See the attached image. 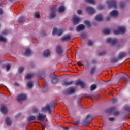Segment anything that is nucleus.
I'll return each instance as SVG.
<instances>
[{
	"label": "nucleus",
	"mask_w": 130,
	"mask_h": 130,
	"mask_svg": "<svg viewBox=\"0 0 130 130\" xmlns=\"http://www.w3.org/2000/svg\"><path fill=\"white\" fill-rule=\"evenodd\" d=\"M14 86H16V87H19V86H20V84H19V83L15 82L14 83Z\"/></svg>",
	"instance_id": "nucleus-61"
},
{
	"label": "nucleus",
	"mask_w": 130,
	"mask_h": 130,
	"mask_svg": "<svg viewBox=\"0 0 130 130\" xmlns=\"http://www.w3.org/2000/svg\"><path fill=\"white\" fill-rule=\"evenodd\" d=\"M1 111L3 114H6L8 112V109L5 105H2L1 108Z\"/></svg>",
	"instance_id": "nucleus-19"
},
{
	"label": "nucleus",
	"mask_w": 130,
	"mask_h": 130,
	"mask_svg": "<svg viewBox=\"0 0 130 130\" xmlns=\"http://www.w3.org/2000/svg\"><path fill=\"white\" fill-rule=\"evenodd\" d=\"M118 60H119V59H118V57L117 59H116V58L115 57H113L111 61V63H116V62H117Z\"/></svg>",
	"instance_id": "nucleus-28"
},
{
	"label": "nucleus",
	"mask_w": 130,
	"mask_h": 130,
	"mask_svg": "<svg viewBox=\"0 0 130 130\" xmlns=\"http://www.w3.org/2000/svg\"><path fill=\"white\" fill-rule=\"evenodd\" d=\"M73 23L75 25L78 24L81 21V18L78 16H74L73 18Z\"/></svg>",
	"instance_id": "nucleus-15"
},
{
	"label": "nucleus",
	"mask_w": 130,
	"mask_h": 130,
	"mask_svg": "<svg viewBox=\"0 0 130 130\" xmlns=\"http://www.w3.org/2000/svg\"><path fill=\"white\" fill-rule=\"evenodd\" d=\"M28 88H33V82H29L27 83Z\"/></svg>",
	"instance_id": "nucleus-39"
},
{
	"label": "nucleus",
	"mask_w": 130,
	"mask_h": 130,
	"mask_svg": "<svg viewBox=\"0 0 130 130\" xmlns=\"http://www.w3.org/2000/svg\"><path fill=\"white\" fill-rule=\"evenodd\" d=\"M73 124H74V125H75L76 126H78V125L80 124V121H77L76 122H74L73 123Z\"/></svg>",
	"instance_id": "nucleus-46"
},
{
	"label": "nucleus",
	"mask_w": 130,
	"mask_h": 130,
	"mask_svg": "<svg viewBox=\"0 0 130 130\" xmlns=\"http://www.w3.org/2000/svg\"><path fill=\"white\" fill-rule=\"evenodd\" d=\"M95 20L98 22H100L101 21H102V20H103V16L101 14H98L95 16Z\"/></svg>",
	"instance_id": "nucleus-21"
},
{
	"label": "nucleus",
	"mask_w": 130,
	"mask_h": 130,
	"mask_svg": "<svg viewBox=\"0 0 130 130\" xmlns=\"http://www.w3.org/2000/svg\"><path fill=\"white\" fill-rule=\"evenodd\" d=\"M35 17L36 18H37L38 19H39V18H40V15H39V14H38V13L35 14Z\"/></svg>",
	"instance_id": "nucleus-53"
},
{
	"label": "nucleus",
	"mask_w": 130,
	"mask_h": 130,
	"mask_svg": "<svg viewBox=\"0 0 130 130\" xmlns=\"http://www.w3.org/2000/svg\"><path fill=\"white\" fill-rule=\"evenodd\" d=\"M46 127V125L45 124L43 125H42V129L45 130Z\"/></svg>",
	"instance_id": "nucleus-62"
},
{
	"label": "nucleus",
	"mask_w": 130,
	"mask_h": 130,
	"mask_svg": "<svg viewBox=\"0 0 130 130\" xmlns=\"http://www.w3.org/2000/svg\"><path fill=\"white\" fill-rule=\"evenodd\" d=\"M86 98H93V95L92 94H87L86 96Z\"/></svg>",
	"instance_id": "nucleus-54"
},
{
	"label": "nucleus",
	"mask_w": 130,
	"mask_h": 130,
	"mask_svg": "<svg viewBox=\"0 0 130 130\" xmlns=\"http://www.w3.org/2000/svg\"><path fill=\"white\" fill-rule=\"evenodd\" d=\"M109 16L113 18H115V17H117L118 16V11L116 10H113L109 14Z\"/></svg>",
	"instance_id": "nucleus-12"
},
{
	"label": "nucleus",
	"mask_w": 130,
	"mask_h": 130,
	"mask_svg": "<svg viewBox=\"0 0 130 130\" xmlns=\"http://www.w3.org/2000/svg\"><path fill=\"white\" fill-rule=\"evenodd\" d=\"M46 117V115L44 114L39 113V116L37 117V120H39L40 121H42L44 120V118Z\"/></svg>",
	"instance_id": "nucleus-14"
},
{
	"label": "nucleus",
	"mask_w": 130,
	"mask_h": 130,
	"mask_svg": "<svg viewBox=\"0 0 130 130\" xmlns=\"http://www.w3.org/2000/svg\"><path fill=\"white\" fill-rule=\"evenodd\" d=\"M87 37V35L86 34H82L80 36V38L82 39H85Z\"/></svg>",
	"instance_id": "nucleus-43"
},
{
	"label": "nucleus",
	"mask_w": 130,
	"mask_h": 130,
	"mask_svg": "<svg viewBox=\"0 0 130 130\" xmlns=\"http://www.w3.org/2000/svg\"><path fill=\"white\" fill-rule=\"evenodd\" d=\"M88 46H92L93 45V42L92 41H89L88 43Z\"/></svg>",
	"instance_id": "nucleus-50"
},
{
	"label": "nucleus",
	"mask_w": 130,
	"mask_h": 130,
	"mask_svg": "<svg viewBox=\"0 0 130 130\" xmlns=\"http://www.w3.org/2000/svg\"><path fill=\"white\" fill-rule=\"evenodd\" d=\"M75 86H81V88H85V83L81 80H76Z\"/></svg>",
	"instance_id": "nucleus-16"
},
{
	"label": "nucleus",
	"mask_w": 130,
	"mask_h": 130,
	"mask_svg": "<svg viewBox=\"0 0 130 130\" xmlns=\"http://www.w3.org/2000/svg\"><path fill=\"white\" fill-rule=\"evenodd\" d=\"M33 76H34V74H28L25 76V79H31L33 78Z\"/></svg>",
	"instance_id": "nucleus-35"
},
{
	"label": "nucleus",
	"mask_w": 130,
	"mask_h": 130,
	"mask_svg": "<svg viewBox=\"0 0 130 130\" xmlns=\"http://www.w3.org/2000/svg\"><path fill=\"white\" fill-rule=\"evenodd\" d=\"M82 100H83V98H79L78 102V106L79 107H80V108H82V107H83L82 105H81V101H82Z\"/></svg>",
	"instance_id": "nucleus-36"
},
{
	"label": "nucleus",
	"mask_w": 130,
	"mask_h": 130,
	"mask_svg": "<svg viewBox=\"0 0 130 130\" xmlns=\"http://www.w3.org/2000/svg\"><path fill=\"white\" fill-rule=\"evenodd\" d=\"M107 4L109 9L113 8V9H116V1L115 0H110L107 1Z\"/></svg>",
	"instance_id": "nucleus-1"
},
{
	"label": "nucleus",
	"mask_w": 130,
	"mask_h": 130,
	"mask_svg": "<svg viewBox=\"0 0 130 130\" xmlns=\"http://www.w3.org/2000/svg\"><path fill=\"white\" fill-rule=\"evenodd\" d=\"M92 120H93V119L91 117L90 114L87 115L86 120L84 121V125H85V126H89V124L91 123Z\"/></svg>",
	"instance_id": "nucleus-6"
},
{
	"label": "nucleus",
	"mask_w": 130,
	"mask_h": 130,
	"mask_svg": "<svg viewBox=\"0 0 130 130\" xmlns=\"http://www.w3.org/2000/svg\"><path fill=\"white\" fill-rule=\"evenodd\" d=\"M61 39L62 41H69V40H71V36H68L65 37H62Z\"/></svg>",
	"instance_id": "nucleus-27"
},
{
	"label": "nucleus",
	"mask_w": 130,
	"mask_h": 130,
	"mask_svg": "<svg viewBox=\"0 0 130 130\" xmlns=\"http://www.w3.org/2000/svg\"><path fill=\"white\" fill-rule=\"evenodd\" d=\"M39 110L38 109L34 108L33 109V112H35V113H37L38 112Z\"/></svg>",
	"instance_id": "nucleus-56"
},
{
	"label": "nucleus",
	"mask_w": 130,
	"mask_h": 130,
	"mask_svg": "<svg viewBox=\"0 0 130 130\" xmlns=\"http://www.w3.org/2000/svg\"><path fill=\"white\" fill-rule=\"evenodd\" d=\"M97 71V67L96 66H93L91 67V69L90 70V75L93 76L95 73H96V71Z\"/></svg>",
	"instance_id": "nucleus-22"
},
{
	"label": "nucleus",
	"mask_w": 130,
	"mask_h": 130,
	"mask_svg": "<svg viewBox=\"0 0 130 130\" xmlns=\"http://www.w3.org/2000/svg\"><path fill=\"white\" fill-rule=\"evenodd\" d=\"M99 10H103L104 9V6L103 5H99L98 6Z\"/></svg>",
	"instance_id": "nucleus-48"
},
{
	"label": "nucleus",
	"mask_w": 130,
	"mask_h": 130,
	"mask_svg": "<svg viewBox=\"0 0 130 130\" xmlns=\"http://www.w3.org/2000/svg\"><path fill=\"white\" fill-rule=\"evenodd\" d=\"M103 33H104V34H109V33H110V30L105 29L103 30Z\"/></svg>",
	"instance_id": "nucleus-37"
},
{
	"label": "nucleus",
	"mask_w": 130,
	"mask_h": 130,
	"mask_svg": "<svg viewBox=\"0 0 130 130\" xmlns=\"http://www.w3.org/2000/svg\"><path fill=\"white\" fill-rule=\"evenodd\" d=\"M55 51L58 55H61L63 52V50H62V47L60 45H57L56 47Z\"/></svg>",
	"instance_id": "nucleus-7"
},
{
	"label": "nucleus",
	"mask_w": 130,
	"mask_h": 130,
	"mask_svg": "<svg viewBox=\"0 0 130 130\" xmlns=\"http://www.w3.org/2000/svg\"><path fill=\"white\" fill-rule=\"evenodd\" d=\"M126 54L123 52H121L119 53V56L118 57V59H121V58H123L126 56Z\"/></svg>",
	"instance_id": "nucleus-23"
},
{
	"label": "nucleus",
	"mask_w": 130,
	"mask_h": 130,
	"mask_svg": "<svg viewBox=\"0 0 130 130\" xmlns=\"http://www.w3.org/2000/svg\"><path fill=\"white\" fill-rule=\"evenodd\" d=\"M50 55V51H49V50H46L44 51L43 55L44 57H47Z\"/></svg>",
	"instance_id": "nucleus-26"
},
{
	"label": "nucleus",
	"mask_w": 130,
	"mask_h": 130,
	"mask_svg": "<svg viewBox=\"0 0 130 130\" xmlns=\"http://www.w3.org/2000/svg\"><path fill=\"white\" fill-rule=\"evenodd\" d=\"M115 109H116L115 107H112L106 110L105 112L106 113H112Z\"/></svg>",
	"instance_id": "nucleus-20"
},
{
	"label": "nucleus",
	"mask_w": 130,
	"mask_h": 130,
	"mask_svg": "<svg viewBox=\"0 0 130 130\" xmlns=\"http://www.w3.org/2000/svg\"><path fill=\"white\" fill-rule=\"evenodd\" d=\"M91 63L92 64H96L97 63V60L96 59H92L91 60Z\"/></svg>",
	"instance_id": "nucleus-44"
},
{
	"label": "nucleus",
	"mask_w": 130,
	"mask_h": 130,
	"mask_svg": "<svg viewBox=\"0 0 130 130\" xmlns=\"http://www.w3.org/2000/svg\"><path fill=\"white\" fill-rule=\"evenodd\" d=\"M106 54V52L104 51L103 52H101L99 54V56H100V55H105Z\"/></svg>",
	"instance_id": "nucleus-49"
},
{
	"label": "nucleus",
	"mask_w": 130,
	"mask_h": 130,
	"mask_svg": "<svg viewBox=\"0 0 130 130\" xmlns=\"http://www.w3.org/2000/svg\"><path fill=\"white\" fill-rule=\"evenodd\" d=\"M23 71H24V67H20L18 69V72L19 73V74H21V73H22V72H23Z\"/></svg>",
	"instance_id": "nucleus-42"
},
{
	"label": "nucleus",
	"mask_w": 130,
	"mask_h": 130,
	"mask_svg": "<svg viewBox=\"0 0 130 130\" xmlns=\"http://www.w3.org/2000/svg\"><path fill=\"white\" fill-rule=\"evenodd\" d=\"M6 122L8 126H10V125H12V121H11V119H10L9 117L6 118Z\"/></svg>",
	"instance_id": "nucleus-25"
},
{
	"label": "nucleus",
	"mask_w": 130,
	"mask_h": 130,
	"mask_svg": "<svg viewBox=\"0 0 130 130\" xmlns=\"http://www.w3.org/2000/svg\"><path fill=\"white\" fill-rule=\"evenodd\" d=\"M114 34L116 35H118V34H124L125 33V28L121 26L118 27V29L113 31Z\"/></svg>",
	"instance_id": "nucleus-2"
},
{
	"label": "nucleus",
	"mask_w": 130,
	"mask_h": 130,
	"mask_svg": "<svg viewBox=\"0 0 130 130\" xmlns=\"http://www.w3.org/2000/svg\"><path fill=\"white\" fill-rule=\"evenodd\" d=\"M56 7V5L53 6L51 8V13L49 15L50 19H53V18H54L56 16V7Z\"/></svg>",
	"instance_id": "nucleus-4"
},
{
	"label": "nucleus",
	"mask_w": 130,
	"mask_h": 130,
	"mask_svg": "<svg viewBox=\"0 0 130 130\" xmlns=\"http://www.w3.org/2000/svg\"><path fill=\"white\" fill-rule=\"evenodd\" d=\"M110 17L111 16H107L106 18V21H109L110 20Z\"/></svg>",
	"instance_id": "nucleus-63"
},
{
	"label": "nucleus",
	"mask_w": 130,
	"mask_h": 130,
	"mask_svg": "<svg viewBox=\"0 0 130 130\" xmlns=\"http://www.w3.org/2000/svg\"><path fill=\"white\" fill-rule=\"evenodd\" d=\"M86 10L89 15H93V14H94L95 12V9H93V8L91 7H87Z\"/></svg>",
	"instance_id": "nucleus-11"
},
{
	"label": "nucleus",
	"mask_w": 130,
	"mask_h": 130,
	"mask_svg": "<svg viewBox=\"0 0 130 130\" xmlns=\"http://www.w3.org/2000/svg\"><path fill=\"white\" fill-rule=\"evenodd\" d=\"M97 88V85L96 84H92L90 86V90L91 91H94L95 89H96Z\"/></svg>",
	"instance_id": "nucleus-32"
},
{
	"label": "nucleus",
	"mask_w": 130,
	"mask_h": 130,
	"mask_svg": "<svg viewBox=\"0 0 130 130\" xmlns=\"http://www.w3.org/2000/svg\"><path fill=\"white\" fill-rule=\"evenodd\" d=\"M84 24L86 25V26H87L88 27H91V23H90V21L88 20L84 21Z\"/></svg>",
	"instance_id": "nucleus-34"
},
{
	"label": "nucleus",
	"mask_w": 130,
	"mask_h": 130,
	"mask_svg": "<svg viewBox=\"0 0 130 130\" xmlns=\"http://www.w3.org/2000/svg\"><path fill=\"white\" fill-rule=\"evenodd\" d=\"M122 78H123L124 80H125V81H126V82L130 81V78L128 76V75H127V74H126V76H123V77H122Z\"/></svg>",
	"instance_id": "nucleus-30"
},
{
	"label": "nucleus",
	"mask_w": 130,
	"mask_h": 130,
	"mask_svg": "<svg viewBox=\"0 0 130 130\" xmlns=\"http://www.w3.org/2000/svg\"><path fill=\"white\" fill-rule=\"evenodd\" d=\"M25 21V17L24 16H21L18 18V23H23Z\"/></svg>",
	"instance_id": "nucleus-29"
},
{
	"label": "nucleus",
	"mask_w": 130,
	"mask_h": 130,
	"mask_svg": "<svg viewBox=\"0 0 130 130\" xmlns=\"http://www.w3.org/2000/svg\"><path fill=\"white\" fill-rule=\"evenodd\" d=\"M0 41H3V42H7V39L3 37V36H0Z\"/></svg>",
	"instance_id": "nucleus-38"
},
{
	"label": "nucleus",
	"mask_w": 130,
	"mask_h": 130,
	"mask_svg": "<svg viewBox=\"0 0 130 130\" xmlns=\"http://www.w3.org/2000/svg\"><path fill=\"white\" fill-rule=\"evenodd\" d=\"M0 7H2V4H0ZM4 14V10L2 8H0V15H3Z\"/></svg>",
	"instance_id": "nucleus-47"
},
{
	"label": "nucleus",
	"mask_w": 130,
	"mask_h": 130,
	"mask_svg": "<svg viewBox=\"0 0 130 130\" xmlns=\"http://www.w3.org/2000/svg\"><path fill=\"white\" fill-rule=\"evenodd\" d=\"M86 3L87 4H91V5H95V1L94 0H85Z\"/></svg>",
	"instance_id": "nucleus-33"
},
{
	"label": "nucleus",
	"mask_w": 130,
	"mask_h": 130,
	"mask_svg": "<svg viewBox=\"0 0 130 130\" xmlns=\"http://www.w3.org/2000/svg\"><path fill=\"white\" fill-rule=\"evenodd\" d=\"M113 103H116L117 102V99H113L112 101Z\"/></svg>",
	"instance_id": "nucleus-58"
},
{
	"label": "nucleus",
	"mask_w": 130,
	"mask_h": 130,
	"mask_svg": "<svg viewBox=\"0 0 130 130\" xmlns=\"http://www.w3.org/2000/svg\"><path fill=\"white\" fill-rule=\"evenodd\" d=\"M66 11V8L63 6H60L58 9V13H63Z\"/></svg>",
	"instance_id": "nucleus-24"
},
{
	"label": "nucleus",
	"mask_w": 130,
	"mask_h": 130,
	"mask_svg": "<svg viewBox=\"0 0 130 130\" xmlns=\"http://www.w3.org/2000/svg\"><path fill=\"white\" fill-rule=\"evenodd\" d=\"M36 118L34 116H30L29 117V121H31V120H35Z\"/></svg>",
	"instance_id": "nucleus-41"
},
{
	"label": "nucleus",
	"mask_w": 130,
	"mask_h": 130,
	"mask_svg": "<svg viewBox=\"0 0 130 130\" xmlns=\"http://www.w3.org/2000/svg\"><path fill=\"white\" fill-rule=\"evenodd\" d=\"M21 116V113H19L16 115L15 116V118H18V117H20Z\"/></svg>",
	"instance_id": "nucleus-57"
},
{
	"label": "nucleus",
	"mask_w": 130,
	"mask_h": 130,
	"mask_svg": "<svg viewBox=\"0 0 130 130\" xmlns=\"http://www.w3.org/2000/svg\"><path fill=\"white\" fill-rule=\"evenodd\" d=\"M84 29H85V25L84 24H80L76 27L77 32H80L82 30H84Z\"/></svg>",
	"instance_id": "nucleus-18"
},
{
	"label": "nucleus",
	"mask_w": 130,
	"mask_h": 130,
	"mask_svg": "<svg viewBox=\"0 0 130 130\" xmlns=\"http://www.w3.org/2000/svg\"><path fill=\"white\" fill-rule=\"evenodd\" d=\"M50 78L51 79V82L52 84H56L58 83V79H57V76L53 73H51L50 74Z\"/></svg>",
	"instance_id": "nucleus-5"
},
{
	"label": "nucleus",
	"mask_w": 130,
	"mask_h": 130,
	"mask_svg": "<svg viewBox=\"0 0 130 130\" xmlns=\"http://www.w3.org/2000/svg\"><path fill=\"white\" fill-rule=\"evenodd\" d=\"M63 33V30L62 29H57L56 27H54L53 29L52 35H58V36H61Z\"/></svg>",
	"instance_id": "nucleus-3"
},
{
	"label": "nucleus",
	"mask_w": 130,
	"mask_h": 130,
	"mask_svg": "<svg viewBox=\"0 0 130 130\" xmlns=\"http://www.w3.org/2000/svg\"><path fill=\"white\" fill-rule=\"evenodd\" d=\"M8 32L7 30H4L2 31L3 35H7L8 34Z\"/></svg>",
	"instance_id": "nucleus-52"
},
{
	"label": "nucleus",
	"mask_w": 130,
	"mask_h": 130,
	"mask_svg": "<svg viewBox=\"0 0 130 130\" xmlns=\"http://www.w3.org/2000/svg\"><path fill=\"white\" fill-rule=\"evenodd\" d=\"M31 50L29 49H27L25 50V55H30L31 54Z\"/></svg>",
	"instance_id": "nucleus-31"
},
{
	"label": "nucleus",
	"mask_w": 130,
	"mask_h": 130,
	"mask_svg": "<svg viewBox=\"0 0 130 130\" xmlns=\"http://www.w3.org/2000/svg\"><path fill=\"white\" fill-rule=\"evenodd\" d=\"M114 116H117V115H119V112H118V111L114 112Z\"/></svg>",
	"instance_id": "nucleus-51"
},
{
	"label": "nucleus",
	"mask_w": 130,
	"mask_h": 130,
	"mask_svg": "<svg viewBox=\"0 0 130 130\" xmlns=\"http://www.w3.org/2000/svg\"><path fill=\"white\" fill-rule=\"evenodd\" d=\"M47 111H48L49 114L51 113V109H50V106H49L48 105H47L45 107H44L41 109V111H42V112H46Z\"/></svg>",
	"instance_id": "nucleus-9"
},
{
	"label": "nucleus",
	"mask_w": 130,
	"mask_h": 130,
	"mask_svg": "<svg viewBox=\"0 0 130 130\" xmlns=\"http://www.w3.org/2000/svg\"><path fill=\"white\" fill-rule=\"evenodd\" d=\"M6 70L7 71V72H9V71H10V69H11V64H9L8 65H7L6 66Z\"/></svg>",
	"instance_id": "nucleus-45"
},
{
	"label": "nucleus",
	"mask_w": 130,
	"mask_h": 130,
	"mask_svg": "<svg viewBox=\"0 0 130 130\" xmlns=\"http://www.w3.org/2000/svg\"><path fill=\"white\" fill-rule=\"evenodd\" d=\"M64 129L68 130V129H69V127H64Z\"/></svg>",
	"instance_id": "nucleus-64"
},
{
	"label": "nucleus",
	"mask_w": 130,
	"mask_h": 130,
	"mask_svg": "<svg viewBox=\"0 0 130 130\" xmlns=\"http://www.w3.org/2000/svg\"><path fill=\"white\" fill-rule=\"evenodd\" d=\"M77 64L79 67H82V66H83V64H82V63L81 62H80V61H78L77 62Z\"/></svg>",
	"instance_id": "nucleus-60"
},
{
	"label": "nucleus",
	"mask_w": 130,
	"mask_h": 130,
	"mask_svg": "<svg viewBox=\"0 0 130 130\" xmlns=\"http://www.w3.org/2000/svg\"><path fill=\"white\" fill-rule=\"evenodd\" d=\"M73 84H74V81H73L68 82L67 80H63L62 83V85L64 86V87H68V86H71V85Z\"/></svg>",
	"instance_id": "nucleus-13"
},
{
	"label": "nucleus",
	"mask_w": 130,
	"mask_h": 130,
	"mask_svg": "<svg viewBox=\"0 0 130 130\" xmlns=\"http://www.w3.org/2000/svg\"><path fill=\"white\" fill-rule=\"evenodd\" d=\"M106 43H110L112 45H114L117 43V39H111V38H109L106 39Z\"/></svg>",
	"instance_id": "nucleus-8"
},
{
	"label": "nucleus",
	"mask_w": 130,
	"mask_h": 130,
	"mask_svg": "<svg viewBox=\"0 0 130 130\" xmlns=\"http://www.w3.org/2000/svg\"><path fill=\"white\" fill-rule=\"evenodd\" d=\"M63 94H73L75 93V89L70 88L69 89L63 91Z\"/></svg>",
	"instance_id": "nucleus-17"
},
{
	"label": "nucleus",
	"mask_w": 130,
	"mask_h": 130,
	"mask_svg": "<svg viewBox=\"0 0 130 130\" xmlns=\"http://www.w3.org/2000/svg\"><path fill=\"white\" fill-rule=\"evenodd\" d=\"M120 7L121 8V9H123V8H124V7H125L126 5H125V3H124V2H121L120 3Z\"/></svg>",
	"instance_id": "nucleus-40"
},
{
	"label": "nucleus",
	"mask_w": 130,
	"mask_h": 130,
	"mask_svg": "<svg viewBox=\"0 0 130 130\" xmlns=\"http://www.w3.org/2000/svg\"><path fill=\"white\" fill-rule=\"evenodd\" d=\"M27 98V96L25 94H19L17 96V101L18 102H21V101L23 100H26V99Z\"/></svg>",
	"instance_id": "nucleus-10"
},
{
	"label": "nucleus",
	"mask_w": 130,
	"mask_h": 130,
	"mask_svg": "<svg viewBox=\"0 0 130 130\" xmlns=\"http://www.w3.org/2000/svg\"><path fill=\"white\" fill-rule=\"evenodd\" d=\"M109 120L110 121H114L115 120V119L114 117H110L109 118Z\"/></svg>",
	"instance_id": "nucleus-55"
},
{
	"label": "nucleus",
	"mask_w": 130,
	"mask_h": 130,
	"mask_svg": "<svg viewBox=\"0 0 130 130\" xmlns=\"http://www.w3.org/2000/svg\"><path fill=\"white\" fill-rule=\"evenodd\" d=\"M77 14L78 15H82V10H77Z\"/></svg>",
	"instance_id": "nucleus-59"
}]
</instances>
